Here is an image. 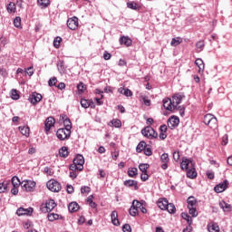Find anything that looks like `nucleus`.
<instances>
[{"mask_svg":"<svg viewBox=\"0 0 232 232\" xmlns=\"http://www.w3.org/2000/svg\"><path fill=\"white\" fill-rule=\"evenodd\" d=\"M219 208H221L223 211H231V205L226 203L225 201L219 202Z\"/></svg>","mask_w":232,"mask_h":232,"instance_id":"7c9ffc66","label":"nucleus"},{"mask_svg":"<svg viewBox=\"0 0 232 232\" xmlns=\"http://www.w3.org/2000/svg\"><path fill=\"white\" fill-rule=\"evenodd\" d=\"M141 133L144 137H147V139H157V137H159V133H157L151 126L145 127L141 130Z\"/></svg>","mask_w":232,"mask_h":232,"instance_id":"f03ea898","label":"nucleus"},{"mask_svg":"<svg viewBox=\"0 0 232 232\" xmlns=\"http://www.w3.org/2000/svg\"><path fill=\"white\" fill-rule=\"evenodd\" d=\"M61 41H63V38H61L60 36H57L54 41H53V46L54 48H59V46H61Z\"/></svg>","mask_w":232,"mask_h":232,"instance_id":"3c124183","label":"nucleus"},{"mask_svg":"<svg viewBox=\"0 0 232 232\" xmlns=\"http://www.w3.org/2000/svg\"><path fill=\"white\" fill-rule=\"evenodd\" d=\"M160 162L163 163L161 165V169H166L168 168V162H169V155L168 153H163L160 156Z\"/></svg>","mask_w":232,"mask_h":232,"instance_id":"dca6fc26","label":"nucleus"},{"mask_svg":"<svg viewBox=\"0 0 232 232\" xmlns=\"http://www.w3.org/2000/svg\"><path fill=\"white\" fill-rule=\"evenodd\" d=\"M167 211L169 213H175L177 211V208H175V205L173 203H169L167 205Z\"/></svg>","mask_w":232,"mask_h":232,"instance_id":"de8ad7c7","label":"nucleus"},{"mask_svg":"<svg viewBox=\"0 0 232 232\" xmlns=\"http://www.w3.org/2000/svg\"><path fill=\"white\" fill-rule=\"evenodd\" d=\"M188 213L191 217H198V212H197V207L188 208Z\"/></svg>","mask_w":232,"mask_h":232,"instance_id":"37998d69","label":"nucleus"},{"mask_svg":"<svg viewBox=\"0 0 232 232\" xmlns=\"http://www.w3.org/2000/svg\"><path fill=\"white\" fill-rule=\"evenodd\" d=\"M81 106L82 108H95V104H93L92 102H90L88 100H85V99H82L81 100Z\"/></svg>","mask_w":232,"mask_h":232,"instance_id":"4be33fe9","label":"nucleus"},{"mask_svg":"<svg viewBox=\"0 0 232 232\" xmlns=\"http://www.w3.org/2000/svg\"><path fill=\"white\" fill-rule=\"evenodd\" d=\"M179 122H180V120H179L178 117L172 116L168 121V126L170 130H173V128H177V126H179Z\"/></svg>","mask_w":232,"mask_h":232,"instance_id":"2eb2a0df","label":"nucleus"},{"mask_svg":"<svg viewBox=\"0 0 232 232\" xmlns=\"http://www.w3.org/2000/svg\"><path fill=\"white\" fill-rule=\"evenodd\" d=\"M203 122L207 126H209V128H211L212 130H215L218 127L217 117H215L213 114H206L204 116Z\"/></svg>","mask_w":232,"mask_h":232,"instance_id":"f257e3e1","label":"nucleus"},{"mask_svg":"<svg viewBox=\"0 0 232 232\" xmlns=\"http://www.w3.org/2000/svg\"><path fill=\"white\" fill-rule=\"evenodd\" d=\"M63 125L65 126V130H68L69 131H72V121H70L69 118H66L64 121H63Z\"/></svg>","mask_w":232,"mask_h":232,"instance_id":"ea45409f","label":"nucleus"},{"mask_svg":"<svg viewBox=\"0 0 232 232\" xmlns=\"http://www.w3.org/2000/svg\"><path fill=\"white\" fill-rule=\"evenodd\" d=\"M67 26L70 30H77L79 27V18L77 16L69 18L67 20Z\"/></svg>","mask_w":232,"mask_h":232,"instance_id":"423d86ee","label":"nucleus"},{"mask_svg":"<svg viewBox=\"0 0 232 232\" xmlns=\"http://www.w3.org/2000/svg\"><path fill=\"white\" fill-rule=\"evenodd\" d=\"M229 186V181L227 179H225L223 182L218 184L214 188V191L216 193H224L225 189H227V187Z\"/></svg>","mask_w":232,"mask_h":232,"instance_id":"0eeeda50","label":"nucleus"},{"mask_svg":"<svg viewBox=\"0 0 232 232\" xmlns=\"http://www.w3.org/2000/svg\"><path fill=\"white\" fill-rule=\"evenodd\" d=\"M68 209L71 213H75V211H79V204L77 202H72L69 204Z\"/></svg>","mask_w":232,"mask_h":232,"instance_id":"cd10ccee","label":"nucleus"},{"mask_svg":"<svg viewBox=\"0 0 232 232\" xmlns=\"http://www.w3.org/2000/svg\"><path fill=\"white\" fill-rule=\"evenodd\" d=\"M77 89H78V91L80 92V93H84V83L80 82V83L77 85Z\"/></svg>","mask_w":232,"mask_h":232,"instance_id":"e2e57ef3","label":"nucleus"},{"mask_svg":"<svg viewBox=\"0 0 232 232\" xmlns=\"http://www.w3.org/2000/svg\"><path fill=\"white\" fill-rule=\"evenodd\" d=\"M132 41L128 36H123L120 38V44H125V46H130L131 44Z\"/></svg>","mask_w":232,"mask_h":232,"instance_id":"c756f323","label":"nucleus"},{"mask_svg":"<svg viewBox=\"0 0 232 232\" xmlns=\"http://www.w3.org/2000/svg\"><path fill=\"white\" fill-rule=\"evenodd\" d=\"M129 213L131 217H137V215H139V210L131 205Z\"/></svg>","mask_w":232,"mask_h":232,"instance_id":"49530a36","label":"nucleus"},{"mask_svg":"<svg viewBox=\"0 0 232 232\" xmlns=\"http://www.w3.org/2000/svg\"><path fill=\"white\" fill-rule=\"evenodd\" d=\"M163 107L169 111H173L175 109V105H173V102L170 98L163 99Z\"/></svg>","mask_w":232,"mask_h":232,"instance_id":"f8f14e48","label":"nucleus"},{"mask_svg":"<svg viewBox=\"0 0 232 232\" xmlns=\"http://www.w3.org/2000/svg\"><path fill=\"white\" fill-rule=\"evenodd\" d=\"M132 206L133 208H136L138 210L142 208V202L137 200V199H134L132 201Z\"/></svg>","mask_w":232,"mask_h":232,"instance_id":"8fccbe9b","label":"nucleus"},{"mask_svg":"<svg viewBox=\"0 0 232 232\" xmlns=\"http://www.w3.org/2000/svg\"><path fill=\"white\" fill-rule=\"evenodd\" d=\"M8 14H15L17 10L15 4L14 2H10L6 6Z\"/></svg>","mask_w":232,"mask_h":232,"instance_id":"c85d7f7f","label":"nucleus"},{"mask_svg":"<svg viewBox=\"0 0 232 232\" xmlns=\"http://www.w3.org/2000/svg\"><path fill=\"white\" fill-rule=\"evenodd\" d=\"M31 104H37L38 102H41L43 101V95L41 93L34 92L30 97H29Z\"/></svg>","mask_w":232,"mask_h":232,"instance_id":"9b49d317","label":"nucleus"},{"mask_svg":"<svg viewBox=\"0 0 232 232\" xmlns=\"http://www.w3.org/2000/svg\"><path fill=\"white\" fill-rule=\"evenodd\" d=\"M143 151H144V154L147 155V157H151V155H153V151L150 147H145Z\"/></svg>","mask_w":232,"mask_h":232,"instance_id":"864d4df0","label":"nucleus"},{"mask_svg":"<svg viewBox=\"0 0 232 232\" xmlns=\"http://www.w3.org/2000/svg\"><path fill=\"white\" fill-rule=\"evenodd\" d=\"M35 181L32 180H24L21 182V187L24 191L32 192L34 189H35Z\"/></svg>","mask_w":232,"mask_h":232,"instance_id":"7ed1b4c3","label":"nucleus"},{"mask_svg":"<svg viewBox=\"0 0 232 232\" xmlns=\"http://www.w3.org/2000/svg\"><path fill=\"white\" fill-rule=\"evenodd\" d=\"M181 217L182 218H184V220L188 222V226H191V224H193V219L190 216L188 215V213H182Z\"/></svg>","mask_w":232,"mask_h":232,"instance_id":"a19ab883","label":"nucleus"},{"mask_svg":"<svg viewBox=\"0 0 232 232\" xmlns=\"http://www.w3.org/2000/svg\"><path fill=\"white\" fill-rule=\"evenodd\" d=\"M204 41H199L196 44V48H197V52L200 53L202 52V50H204Z\"/></svg>","mask_w":232,"mask_h":232,"instance_id":"c03bdc74","label":"nucleus"},{"mask_svg":"<svg viewBox=\"0 0 232 232\" xmlns=\"http://www.w3.org/2000/svg\"><path fill=\"white\" fill-rule=\"evenodd\" d=\"M128 8H130L131 10H137V3L135 2H129L127 3Z\"/></svg>","mask_w":232,"mask_h":232,"instance_id":"6e6d98bb","label":"nucleus"},{"mask_svg":"<svg viewBox=\"0 0 232 232\" xmlns=\"http://www.w3.org/2000/svg\"><path fill=\"white\" fill-rule=\"evenodd\" d=\"M124 186H126V188H133V186L135 188H137V181L133 180V179H128L124 181Z\"/></svg>","mask_w":232,"mask_h":232,"instance_id":"f704fd0d","label":"nucleus"},{"mask_svg":"<svg viewBox=\"0 0 232 232\" xmlns=\"http://www.w3.org/2000/svg\"><path fill=\"white\" fill-rule=\"evenodd\" d=\"M14 25L15 26V28H21V17L16 16L14 19Z\"/></svg>","mask_w":232,"mask_h":232,"instance_id":"603ef678","label":"nucleus"},{"mask_svg":"<svg viewBox=\"0 0 232 232\" xmlns=\"http://www.w3.org/2000/svg\"><path fill=\"white\" fill-rule=\"evenodd\" d=\"M187 177L188 179H197V170L195 169V166L190 167V169L187 170Z\"/></svg>","mask_w":232,"mask_h":232,"instance_id":"412c9836","label":"nucleus"},{"mask_svg":"<svg viewBox=\"0 0 232 232\" xmlns=\"http://www.w3.org/2000/svg\"><path fill=\"white\" fill-rule=\"evenodd\" d=\"M148 168H150L148 163H140L139 165V169L141 171V173H148Z\"/></svg>","mask_w":232,"mask_h":232,"instance_id":"58836bf2","label":"nucleus"},{"mask_svg":"<svg viewBox=\"0 0 232 232\" xmlns=\"http://www.w3.org/2000/svg\"><path fill=\"white\" fill-rule=\"evenodd\" d=\"M177 110L179 111V115L180 117H184L186 115L185 111H186V109L182 106H179L177 108Z\"/></svg>","mask_w":232,"mask_h":232,"instance_id":"4d7b16f0","label":"nucleus"},{"mask_svg":"<svg viewBox=\"0 0 232 232\" xmlns=\"http://www.w3.org/2000/svg\"><path fill=\"white\" fill-rule=\"evenodd\" d=\"M70 135H72V130H68L64 128L59 129L56 131V137H58L60 140H66V139H70Z\"/></svg>","mask_w":232,"mask_h":232,"instance_id":"39448f33","label":"nucleus"},{"mask_svg":"<svg viewBox=\"0 0 232 232\" xmlns=\"http://www.w3.org/2000/svg\"><path fill=\"white\" fill-rule=\"evenodd\" d=\"M182 44V38L181 37H176L172 38L170 42V46H179V44Z\"/></svg>","mask_w":232,"mask_h":232,"instance_id":"c9c22d12","label":"nucleus"},{"mask_svg":"<svg viewBox=\"0 0 232 232\" xmlns=\"http://www.w3.org/2000/svg\"><path fill=\"white\" fill-rule=\"evenodd\" d=\"M19 131L22 133V135H24L25 137H30V127L28 126H20L18 128Z\"/></svg>","mask_w":232,"mask_h":232,"instance_id":"a878e982","label":"nucleus"},{"mask_svg":"<svg viewBox=\"0 0 232 232\" xmlns=\"http://www.w3.org/2000/svg\"><path fill=\"white\" fill-rule=\"evenodd\" d=\"M182 99H184V95L180 93H176L172 96L171 101L175 109H177L178 104H180V102H182Z\"/></svg>","mask_w":232,"mask_h":232,"instance_id":"4468645a","label":"nucleus"},{"mask_svg":"<svg viewBox=\"0 0 232 232\" xmlns=\"http://www.w3.org/2000/svg\"><path fill=\"white\" fill-rule=\"evenodd\" d=\"M103 59H104L105 61H110V59H111V53H108V52H105V53H103Z\"/></svg>","mask_w":232,"mask_h":232,"instance_id":"69168bd1","label":"nucleus"},{"mask_svg":"<svg viewBox=\"0 0 232 232\" xmlns=\"http://www.w3.org/2000/svg\"><path fill=\"white\" fill-rule=\"evenodd\" d=\"M74 164L78 166V171H82L84 169V157L81 154H78L74 160Z\"/></svg>","mask_w":232,"mask_h":232,"instance_id":"6e6552de","label":"nucleus"},{"mask_svg":"<svg viewBox=\"0 0 232 232\" xmlns=\"http://www.w3.org/2000/svg\"><path fill=\"white\" fill-rule=\"evenodd\" d=\"M111 124H112V126L114 128H121V126H122V123L121 122V120H119V119H113L111 121Z\"/></svg>","mask_w":232,"mask_h":232,"instance_id":"a18cd8bd","label":"nucleus"},{"mask_svg":"<svg viewBox=\"0 0 232 232\" xmlns=\"http://www.w3.org/2000/svg\"><path fill=\"white\" fill-rule=\"evenodd\" d=\"M57 68H58V72H60V73H66V68L64 67V62L63 61H59L57 63Z\"/></svg>","mask_w":232,"mask_h":232,"instance_id":"2f4dec72","label":"nucleus"},{"mask_svg":"<svg viewBox=\"0 0 232 232\" xmlns=\"http://www.w3.org/2000/svg\"><path fill=\"white\" fill-rule=\"evenodd\" d=\"M169 203L166 198H161L157 201V206L160 209L166 210Z\"/></svg>","mask_w":232,"mask_h":232,"instance_id":"a211bd4d","label":"nucleus"},{"mask_svg":"<svg viewBox=\"0 0 232 232\" xmlns=\"http://www.w3.org/2000/svg\"><path fill=\"white\" fill-rule=\"evenodd\" d=\"M207 177H208V179H209L210 180H213V179H215V173H213V172L208 170V171H207Z\"/></svg>","mask_w":232,"mask_h":232,"instance_id":"338daca9","label":"nucleus"},{"mask_svg":"<svg viewBox=\"0 0 232 232\" xmlns=\"http://www.w3.org/2000/svg\"><path fill=\"white\" fill-rule=\"evenodd\" d=\"M69 169H71V171H76V169L79 171V165L75 164L73 161V163L70 165Z\"/></svg>","mask_w":232,"mask_h":232,"instance_id":"052dcab7","label":"nucleus"},{"mask_svg":"<svg viewBox=\"0 0 232 232\" xmlns=\"http://www.w3.org/2000/svg\"><path fill=\"white\" fill-rule=\"evenodd\" d=\"M140 179H141L142 182H146V180H148V179H150L148 172H141Z\"/></svg>","mask_w":232,"mask_h":232,"instance_id":"13d9d810","label":"nucleus"},{"mask_svg":"<svg viewBox=\"0 0 232 232\" xmlns=\"http://www.w3.org/2000/svg\"><path fill=\"white\" fill-rule=\"evenodd\" d=\"M146 142L145 141H140L138 146L136 147V151L137 153H141L142 151H144V150L146 149Z\"/></svg>","mask_w":232,"mask_h":232,"instance_id":"473e14b6","label":"nucleus"},{"mask_svg":"<svg viewBox=\"0 0 232 232\" xmlns=\"http://www.w3.org/2000/svg\"><path fill=\"white\" fill-rule=\"evenodd\" d=\"M45 131L46 133H48V131H50V130H52V128H53V126H55V119L53 117H48L45 120Z\"/></svg>","mask_w":232,"mask_h":232,"instance_id":"ddd939ff","label":"nucleus"},{"mask_svg":"<svg viewBox=\"0 0 232 232\" xmlns=\"http://www.w3.org/2000/svg\"><path fill=\"white\" fill-rule=\"evenodd\" d=\"M57 206V204H55V201L53 199H49L46 203H45V208H43V211H47L50 212L53 209L55 208V207Z\"/></svg>","mask_w":232,"mask_h":232,"instance_id":"f3484780","label":"nucleus"},{"mask_svg":"<svg viewBox=\"0 0 232 232\" xmlns=\"http://www.w3.org/2000/svg\"><path fill=\"white\" fill-rule=\"evenodd\" d=\"M195 64H196V66H198V73L204 72L205 65H204V61H202V59L198 58V59L195 61Z\"/></svg>","mask_w":232,"mask_h":232,"instance_id":"393cba45","label":"nucleus"},{"mask_svg":"<svg viewBox=\"0 0 232 232\" xmlns=\"http://www.w3.org/2000/svg\"><path fill=\"white\" fill-rule=\"evenodd\" d=\"M59 214L51 213L48 214L47 218L50 222H53V220H59Z\"/></svg>","mask_w":232,"mask_h":232,"instance_id":"79ce46f5","label":"nucleus"},{"mask_svg":"<svg viewBox=\"0 0 232 232\" xmlns=\"http://www.w3.org/2000/svg\"><path fill=\"white\" fill-rule=\"evenodd\" d=\"M13 188H19L21 186V180H19V178L17 176H14L11 179Z\"/></svg>","mask_w":232,"mask_h":232,"instance_id":"72a5a7b5","label":"nucleus"},{"mask_svg":"<svg viewBox=\"0 0 232 232\" xmlns=\"http://www.w3.org/2000/svg\"><path fill=\"white\" fill-rule=\"evenodd\" d=\"M208 230L209 232H219L220 227H218V224H217V223H210L208 225Z\"/></svg>","mask_w":232,"mask_h":232,"instance_id":"b1692460","label":"nucleus"},{"mask_svg":"<svg viewBox=\"0 0 232 232\" xmlns=\"http://www.w3.org/2000/svg\"><path fill=\"white\" fill-rule=\"evenodd\" d=\"M34 66H31V67H28L27 68V71H26V73L29 77H32V75H34Z\"/></svg>","mask_w":232,"mask_h":232,"instance_id":"0e129e2a","label":"nucleus"},{"mask_svg":"<svg viewBox=\"0 0 232 232\" xmlns=\"http://www.w3.org/2000/svg\"><path fill=\"white\" fill-rule=\"evenodd\" d=\"M37 3L41 8H48L50 5V0H37Z\"/></svg>","mask_w":232,"mask_h":232,"instance_id":"e433bc0d","label":"nucleus"},{"mask_svg":"<svg viewBox=\"0 0 232 232\" xmlns=\"http://www.w3.org/2000/svg\"><path fill=\"white\" fill-rule=\"evenodd\" d=\"M11 99H13L14 101L19 100V92H17V90L13 89L11 91Z\"/></svg>","mask_w":232,"mask_h":232,"instance_id":"09e8293b","label":"nucleus"},{"mask_svg":"<svg viewBox=\"0 0 232 232\" xmlns=\"http://www.w3.org/2000/svg\"><path fill=\"white\" fill-rule=\"evenodd\" d=\"M122 231L123 232H131V226H130L129 224L123 225Z\"/></svg>","mask_w":232,"mask_h":232,"instance_id":"680f3d73","label":"nucleus"},{"mask_svg":"<svg viewBox=\"0 0 232 232\" xmlns=\"http://www.w3.org/2000/svg\"><path fill=\"white\" fill-rule=\"evenodd\" d=\"M111 218L113 226H121V223L119 222V214L117 211H112L111 214Z\"/></svg>","mask_w":232,"mask_h":232,"instance_id":"aec40b11","label":"nucleus"},{"mask_svg":"<svg viewBox=\"0 0 232 232\" xmlns=\"http://www.w3.org/2000/svg\"><path fill=\"white\" fill-rule=\"evenodd\" d=\"M49 86H55V84H57V78L56 77H53L49 80L48 82Z\"/></svg>","mask_w":232,"mask_h":232,"instance_id":"bf43d9fd","label":"nucleus"},{"mask_svg":"<svg viewBox=\"0 0 232 232\" xmlns=\"http://www.w3.org/2000/svg\"><path fill=\"white\" fill-rule=\"evenodd\" d=\"M59 155L63 159H66V157H68V155H70V152L68 151V147H62L59 150Z\"/></svg>","mask_w":232,"mask_h":232,"instance_id":"bb28decb","label":"nucleus"},{"mask_svg":"<svg viewBox=\"0 0 232 232\" xmlns=\"http://www.w3.org/2000/svg\"><path fill=\"white\" fill-rule=\"evenodd\" d=\"M138 172H139V169H137V168H130L128 170V175L129 177L133 179V177H137Z\"/></svg>","mask_w":232,"mask_h":232,"instance_id":"4c0bfd02","label":"nucleus"},{"mask_svg":"<svg viewBox=\"0 0 232 232\" xmlns=\"http://www.w3.org/2000/svg\"><path fill=\"white\" fill-rule=\"evenodd\" d=\"M48 189L50 191H53L54 193H59V190L61 189V183L56 181L55 179H51L46 184Z\"/></svg>","mask_w":232,"mask_h":232,"instance_id":"20e7f679","label":"nucleus"},{"mask_svg":"<svg viewBox=\"0 0 232 232\" xmlns=\"http://www.w3.org/2000/svg\"><path fill=\"white\" fill-rule=\"evenodd\" d=\"M222 142H223L224 146L227 145V142H228V136H227V134H225L223 136Z\"/></svg>","mask_w":232,"mask_h":232,"instance_id":"774afa93","label":"nucleus"},{"mask_svg":"<svg viewBox=\"0 0 232 232\" xmlns=\"http://www.w3.org/2000/svg\"><path fill=\"white\" fill-rule=\"evenodd\" d=\"M90 191H92V189L88 186H83L81 188V193L82 195H84V193H90Z\"/></svg>","mask_w":232,"mask_h":232,"instance_id":"5fc2aeb1","label":"nucleus"},{"mask_svg":"<svg viewBox=\"0 0 232 232\" xmlns=\"http://www.w3.org/2000/svg\"><path fill=\"white\" fill-rule=\"evenodd\" d=\"M188 208H197V198L195 197L190 196L187 199Z\"/></svg>","mask_w":232,"mask_h":232,"instance_id":"5701e85b","label":"nucleus"},{"mask_svg":"<svg viewBox=\"0 0 232 232\" xmlns=\"http://www.w3.org/2000/svg\"><path fill=\"white\" fill-rule=\"evenodd\" d=\"M34 213V208H20L16 210V215H18V217H30V215H32Z\"/></svg>","mask_w":232,"mask_h":232,"instance_id":"1a4fd4ad","label":"nucleus"},{"mask_svg":"<svg viewBox=\"0 0 232 232\" xmlns=\"http://www.w3.org/2000/svg\"><path fill=\"white\" fill-rule=\"evenodd\" d=\"M119 93H121V95H125V97H132L133 96V92H131V90L130 89H126L124 87H121L118 89Z\"/></svg>","mask_w":232,"mask_h":232,"instance_id":"6ab92c4d","label":"nucleus"},{"mask_svg":"<svg viewBox=\"0 0 232 232\" xmlns=\"http://www.w3.org/2000/svg\"><path fill=\"white\" fill-rule=\"evenodd\" d=\"M193 166H195V163H193L191 160H188V158H183L180 164L181 169H185L186 171H188L189 168H193Z\"/></svg>","mask_w":232,"mask_h":232,"instance_id":"9d476101","label":"nucleus"}]
</instances>
